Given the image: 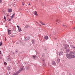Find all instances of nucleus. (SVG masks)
I'll return each instance as SVG.
<instances>
[{
  "label": "nucleus",
  "mask_w": 75,
  "mask_h": 75,
  "mask_svg": "<svg viewBox=\"0 0 75 75\" xmlns=\"http://www.w3.org/2000/svg\"><path fill=\"white\" fill-rule=\"evenodd\" d=\"M67 58H75V52H71L69 54H67L66 55Z\"/></svg>",
  "instance_id": "obj_1"
},
{
  "label": "nucleus",
  "mask_w": 75,
  "mask_h": 75,
  "mask_svg": "<svg viewBox=\"0 0 75 75\" xmlns=\"http://www.w3.org/2000/svg\"><path fill=\"white\" fill-rule=\"evenodd\" d=\"M17 27H18V28L19 32H21V31H22V30H21V28L19 26L17 25Z\"/></svg>",
  "instance_id": "obj_2"
},
{
  "label": "nucleus",
  "mask_w": 75,
  "mask_h": 75,
  "mask_svg": "<svg viewBox=\"0 0 75 75\" xmlns=\"http://www.w3.org/2000/svg\"><path fill=\"white\" fill-rule=\"evenodd\" d=\"M69 47V45H65L64 46V48L65 49H67Z\"/></svg>",
  "instance_id": "obj_3"
},
{
  "label": "nucleus",
  "mask_w": 75,
  "mask_h": 75,
  "mask_svg": "<svg viewBox=\"0 0 75 75\" xmlns=\"http://www.w3.org/2000/svg\"><path fill=\"white\" fill-rule=\"evenodd\" d=\"M63 51L61 50V51L59 52V55H63Z\"/></svg>",
  "instance_id": "obj_4"
},
{
  "label": "nucleus",
  "mask_w": 75,
  "mask_h": 75,
  "mask_svg": "<svg viewBox=\"0 0 75 75\" xmlns=\"http://www.w3.org/2000/svg\"><path fill=\"white\" fill-rule=\"evenodd\" d=\"M8 33L9 35H10L11 34V30H8Z\"/></svg>",
  "instance_id": "obj_5"
},
{
  "label": "nucleus",
  "mask_w": 75,
  "mask_h": 75,
  "mask_svg": "<svg viewBox=\"0 0 75 75\" xmlns=\"http://www.w3.org/2000/svg\"><path fill=\"white\" fill-rule=\"evenodd\" d=\"M52 64L53 65H56V63L54 61H52Z\"/></svg>",
  "instance_id": "obj_6"
},
{
  "label": "nucleus",
  "mask_w": 75,
  "mask_h": 75,
  "mask_svg": "<svg viewBox=\"0 0 75 75\" xmlns=\"http://www.w3.org/2000/svg\"><path fill=\"white\" fill-rule=\"evenodd\" d=\"M39 22L40 24H42V25H45V23L42 22L41 21H40Z\"/></svg>",
  "instance_id": "obj_7"
},
{
  "label": "nucleus",
  "mask_w": 75,
  "mask_h": 75,
  "mask_svg": "<svg viewBox=\"0 0 75 75\" xmlns=\"http://www.w3.org/2000/svg\"><path fill=\"white\" fill-rule=\"evenodd\" d=\"M8 13H10V12H11L12 11V9H8Z\"/></svg>",
  "instance_id": "obj_8"
},
{
  "label": "nucleus",
  "mask_w": 75,
  "mask_h": 75,
  "mask_svg": "<svg viewBox=\"0 0 75 75\" xmlns=\"http://www.w3.org/2000/svg\"><path fill=\"white\" fill-rule=\"evenodd\" d=\"M34 14L36 16H38V14H37V11H35L34 12Z\"/></svg>",
  "instance_id": "obj_9"
},
{
  "label": "nucleus",
  "mask_w": 75,
  "mask_h": 75,
  "mask_svg": "<svg viewBox=\"0 0 75 75\" xmlns=\"http://www.w3.org/2000/svg\"><path fill=\"white\" fill-rule=\"evenodd\" d=\"M45 39V40H48V36H45V37L44 38Z\"/></svg>",
  "instance_id": "obj_10"
},
{
  "label": "nucleus",
  "mask_w": 75,
  "mask_h": 75,
  "mask_svg": "<svg viewBox=\"0 0 75 75\" xmlns=\"http://www.w3.org/2000/svg\"><path fill=\"white\" fill-rule=\"evenodd\" d=\"M66 52L67 53L69 52V49H67L66 50Z\"/></svg>",
  "instance_id": "obj_11"
},
{
  "label": "nucleus",
  "mask_w": 75,
  "mask_h": 75,
  "mask_svg": "<svg viewBox=\"0 0 75 75\" xmlns=\"http://www.w3.org/2000/svg\"><path fill=\"white\" fill-rule=\"evenodd\" d=\"M15 15V13H14L12 15V16L11 17V18L12 19V18H13V17H14V16Z\"/></svg>",
  "instance_id": "obj_12"
},
{
  "label": "nucleus",
  "mask_w": 75,
  "mask_h": 75,
  "mask_svg": "<svg viewBox=\"0 0 75 75\" xmlns=\"http://www.w3.org/2000/svg\"><path fill=\"white\" fill-rule=\"evenodd\" d=\"M70 47H71V48H72L73 49H75V47H73L72 45H70Z\"/></svg>",
  "instance_id": "obj_13"
},
{
  "label": "nucleus",
  "mask_w": 75,
  "mask_h": 75,
  "mask_svg": "<svg viewBox=\"0 0 75 75\" xmlns=\"http://www.w3.org/2000/svg\"><path fill=\"white\" fill-rule=\"evenodd\" d=\"M36 58V55H33V58Z\"/></svg>",
  "instance_id": "obj_14"
},
{
  "label": "nucleus",
  "mask_w": 75,
  "mask_h": 75,
  "mask_svg": "<svg viewBox=\"0 0 75 75\" xmlns=\"http://www.w3.org/2000/svg\"><path fill=\"white\" fill-rule=\"evenodd\" d=\"M32 42L33 44H34V40H32Z\"/></svg>",
  "instance_id": "obj_15"
},
{
  "label": "nucleus",
  "mask_w": 75,
  "mask_h": 75,
  "mask_svg": "<svg viewBox=\"0 0 75 75\" xmlns=\"http://www.w3.org/2000/svg\"><path fill=\"white\" fill-rule=\"evenodd\" d=\"M57 61L58 62H60V59H58Z\"/></svg>",
  "instance_id": "obj_16"
},
{
  "label": "nucleus",
  "mask_w": 75,
  "mask_h": 75,
  "mask_svg": "<svg viewBox=\"0 0 75 75\" xmlns=\"http://www.w3.org/2000/svg\"><path fill=\"white\" fill-rule=\"evenodd\" d=\"M25 28H29V26H28V25H26L25 26Z\"/></svg>",
  "instance_id": "obj_17"
},
{
  "label": "nucleus",
  "mask_w": 75,
  "mask_h": 75,
  "mask_svg": "<svg viewBox=\"0 0 75 75\" xmlns=\"http://www.w3.org/2000/svg\"><path fill=\"white\" fill-rule=\"evenodd\" d=\"M2 45V42H0V46H1Z\"/></svg>",
  "instance_id": "obj_18"
},
{
  "label": "nucleus",
  "mask_w": 75,
  "mask_h": 75,
  "mask_svg": "<svg viewBox=\"0 0 75 75\" xmlns=\"http://www.w3.org/2000/svg\"><path fill=\"white\" fill-rule=\"evenodd\" d=\"M4 64L5 65H7V63H6V62H4Z\"/></svg>",
  "instance_id": "obj_19"
},
{
  "label": "nucleus",
  "mask_w": 75,
  "mask_h": 75,
  "mask_svg": "<svg viewBox=\"0 0 75 75\" xmlns=\"http://www.w3.org/2000/svg\"><path fill=\"white\" fill-rule=\"evenodd\" d=\"M22 5H23V6H24V2H22Z\"/></svg>",
  "instance_id": "obj_20"
},
{
  "label": "nucleus",
  "mask_w": 75,
  "mask_h": 75,
  "mask_svg": "<svg viewBox=\"0 0 75 75\" xmlns=\"http://www.w3.org/2000/svg\"><path fill=\"white\" fill-rule=\"evenodd\" d=\"M58 20H59L58 19H57L56 20V22H57V21H58Z\"/></svg>",
  "instance_id": "obj_21"
},
{
  "label": "nucleus",
  "mask_w": 75,
  "mask_h": 75,
  "mask_svg": "<svg viewBox=\"0 0 75 75\" xmlns=\"http://www.w3.org/2000/svg\"><path fill=\"white\" fill-rule=\"evenodd\" d=\"M63 26H64V27H67V25H63Z\"/></svg>",
  "instance_id": "obj_22"
},
{
  "label": "nucleus",
  "mask_w": 75,
  "mask_h": 75,
  "mask_svg": "<svg viewBox=\"0 0 75 75\" xmlns=\"http://www.w3.org/2000/svg\"><path fill=\"white\" fill-rule=\"evenodd\" d=\"M4 19H5V20H6V16H4Z\"/></svg>",
  "instance_id": "obj_23"
},
{
  "label": "nucleus",
  "mask_w": 75,
  "mask_h": 75,
  "mask_svg": "<svg viewBox=\"0 0 75 75\" xmlns=\"http://www.w3.org/2000/svg\"><path fill=\"white\" fill-rule=\"evenodd\" d=\"M1 3V0H0V3Z\"/></svg>",
  "instance_id": "obj_24"
},
{
  "label": "nucleus",
  "mask_w": 75,
  "mask_h": 75,
  "mask_svg": "<svg viewBox=\"0 0 75 75\" xmlns=\"http://www.w3.org/2000/svg\"><path fill=\"white\" fill-rule=\"evenodd\" d=\"M54 40H56L57 38H54Z\"/></svg>",
  "instance_id": "obj_25"
},
{
  "label": "nucleus",
  "mask_w": 75,
  "mask_h": 75,
  "mask_svg": "<svg viewBox=\"0 0 75 75\" xmlns=\"http://www.w3.org/2000/svg\"><path fill=\"white\" fill-rule=\"evenodd\" d=\"M36 23H37V24H38V23L37 22H36Z\"/></svg>",
  "instance_id": "obj_26"
},
{
  "label": "nucleus",
  "mask_w": 75,
  "mask_h": 75,
  "mask_svg": "<svg viewBox=\"0 0 75 75\" xmlns=\"http://www.w3.org/2000/svg\"><path fill=\"white\" fill-rule=\"evenodd\" d=\"M8 21H10V19H9V20H8Z\"/></svg>",
  "instance_id": "obj_27"
},
{
  "label": "nucleus",
  "mask_w": 75,
  "mask_h": 75,
  "mask_svg": "<svg viewBox=\"0 0 75 75\" xmlns=\"http://www.w3.org/2000/svg\"><path fill=\"white\" fill-rule=\"evenodd\" d=\"M74 29H75V27L74 28Z\"/></svg>",
  "instance_id": "obj_28"
},
{
  "label": "nucleus",
  "mask_w": 75,
  "mask_h": 75,
  "mask_svg": "<svg viewBox=\"0 0 75 75\" xmlns=\"http://www.w3.org/2000/svg\"><path fill=\"white\" fill-rule=\"evenodd\" d=\"M25 38H27V37H25Z\"/></svg>",
  "instance_id": "obj_29"
},
{
  "label": "nucleus",
  "mask_w": 75,
  "mask_h": 75,
  "mask_svg": "<svg viewBox=\"0 0 75 75\" xmlns=\"http://www.w3.org/2000/svg\"><path fill=\"white\" fill-rule=\"evenodd\" d=\"M8 15H7V17H8Z\"/></svg>",
  "instance_id": "obj_30"
},
{
  "label": "nucleus",
  "mask_w": 75,
  "mask_h": 75,
  "mask_svg": "<svg viewBox=\"0 0 75 75\" xmlns=\"http://www.w3.org/2000/svg\"><path fill=\"white\" fill-rule=\"evenodd\" d=\"M29 5H30V4H29Z\"/></svg>",
  "instance_id": "obj_31"
},
{
  "label": "nucleus",
  "mask_w": 75,
  "mask_h": 75,
  "mask_svg": "<svg viewBox=\"0 0 75 75\" xmlns=\"http://www.w3.org/2000/svg\"><path fill=\"white\" fill-rule=\"evenodd\" d=\"M1 54V52H0V54Z\"/></svg>",
  "instance_id": "obj_32"
},
{
  "label": "nucleus",
  "mask_w": 75,
  "mask_h": 75,
  "mask_svg": "<svg viewBox=\"0 0 75 75\" xmlns=\"http://www.w3.org/2000/svg\"><path fill=\"white\" fill-rule=\"evenodd\" d=\"M31 0V1H33V0Z\"/></svg>",
  "instance_id": "obj_33"
},
{
  "label": "nucleus",
  "mask_w": 75,
  "mask_h": 75,
  "mask_svg": "<svg viewBox=\"0 0 75 75\" xmlns=\"http://www.w3.org/2000/svg\"><path fill=\"white\" fill-rule=\"evenodd\" d=\"M11 37H13V36H11Z\"/></svg>",
  "instance_id": "obj_34"
},
{
  "label": "nucleus",
  "mask_w": 75,
  "mask_h": 75,
  "mask_svg": "<svg viewBox=\"0 0 75 75\" xmlns=\"http://www.w3.org/2000/svg\"><path fill=\"white\" fill-rule=\"evenodd\" d=\"M63 75H65V74H63Z\"/></svg>",
  "instance_id": "obj_35"
},
{
  "label": "nucleus",
  "mask_w": 75,
  "mask_h": 75,
  "mask_svg": "<svg viewBox=\"0 0 75 75\" xmlns=\"http://www.w3.org/2000/svg\"><path fill=\"white\" fill-rule=\"evenodd\" d=\"M0 52H1V51H0Z\"/></svg>",
  "instance_id": "obj_36"
},
{
  "label": "nucleus",
  "mask_w": 75,
  "mask_h": 75,
  "mask_svg": "<svg viewBox=\"0 0 75 75\" xmlns=\"http://www.w3.org/2000/svg\"><path fill=\"white\" fill-rule=\"evenodd\" d=\"M37 0H36L37 1Z\"/></svg>",
  "instance_id": "obj_37"
},
{
  "label": "nucleus",
  "mask_w": 75,
  "mask_h": 75,
  "mask_svg": "<svg viewBox=\"0 0 75 75\" xmlns=\"http://www.w3.org/2000/svg\"><path fill=\"white\" fill-rule=\"evenodd\" d=\"M17 1V0H16Z\"/></svg>",
  "instance_id": "obj_38"
}]
</instances>
